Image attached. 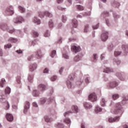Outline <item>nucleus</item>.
<instances>
[{
	"mask_svg": "<svg viewBox=\"0 0 128 128\" xmlns=\"http://www.w3.org/2000/svg\"><path fill=\"white\" fill-rule=\"evenodd\" d=\"M0 28L2 30H6L9 32L10 34H13V32H14L16 30L14 28H8V24H0Z\"/></svg>",
	"mask_w": 128,
	"mask_h": 128,
	"instance_id": "f03ea898",
	"label": "nucleus"
},
{
	"mask_svg": "<svg viewBox=\"0 0 128 128\" xmlns=\"http://www.w3.org/2000/svg\"><path fill=\"white\" fill-rule=\"evenodd\" d=\"M24 20L22 17V16H17L13 20V22L14 24H22V22Z\"/></svg>",
	"mask_w": 128,
	"mask_h": 128,
	"instance_id": "1a4fd4ad",
	"label": "nucleus"
},
{
	"mask_svg": "<svg viewBox=\"0 0 128 128\" xmlns=\"http://www.w3.org/2000/svg\"><path fill=\"white\" fill-rule=\"evenodd\" d=\"M82 59V57L78 55L76 56L74 58V62H79Z\"/></svg>",
	"mask_w": 128,
	"mask_h": 128,
	"instance_id": "c9c22d12",
	"label": "nucleus"
},
{
	"mask_svg": "<svg viewBox=\"0 0 128 128\" xmlns=\"http://www.w3.org/2000/svg\"><path fill=\"white\" fill-rule=\"evenodd\" d=\"M122 54L121 52H118V51H116L114 52V54L116 56H120V54Z\"/></svg>",
	"mask_w": 128,
	"mask_h": 128,
	"instance_id": "09e8293b",
	"label": "nucleus"
},
{
	"mask_svg": "<svg viewBox=\"0 0 128 128\" xmlns=\"http://www.w3.org/2000/svg\"><path fill=\"white\" fill-rule=\"evenodd\" d=\"M33 22L36 24H40V20L36 16L34 17Z\"/></svg>",
	"mask_w": 128,
	"mask_h": 128,
	"instance_id": "bb28decb",
	"label": "nucleus"
},
{
	"mask_svg": "<svg viewBox=\"0 0 128 128\" xmlns=\"http://www.w3.org/2000/svg\"><path fill=\"white\" fill-rule=\"evenodd\" d=\"M12 108H14V110H18V106H17V105L13 104L12 105Z\"/></svg>",
	"mask_w": 128,
	"mask_h": 128,
	"instance_id": "774afa93",
	"label": "nucleus"
},
{
	"mask_svg": "<svg viewBox=\"0 0 128 128\" xmlns=\"http://www.w3.org/2000/svg\"><path fill=\"white\" fill-rule=\"evenodd\" d=\"M62 38H60L56 42V44H62Z\"/></svg>",
	"mask_w": 128,
	"mask_h": 128,
	"instance_id": "338daca9",
	"label": "nucleus"
},
{
	"mask_svg": "<svg viewBox=\"0 0 128 128\" xmlns=\"http://www.w3.org/2000/svg\"><path fill=\"white\" fill-rule=\"evenodd\" d=\"M50 36V32L48 30H46V32L44 34V36L45 38H48Z\"/></svg>",
	"mask_w": 128,
	"mask_h": 128,
	"instance_id": "a19ab883",
	"label": "nucleus"
},
{
	"mask_svg": "<svg viewBox=\"0 0 128 128\" xmlns=\"http://www.w3.org/2000/svg\"><path fill=\"white\" fill-rule=\"evenodd\" d=\"M46 100H48V99H46V98H40L39 104L41 106H44V104H46Z\"/></svg>",
	"mask_w": 128,
	"mask_h": 128,
	"instance_id": "4be33fe9",
	"label": "nucleus"
},
{
	"mask_svg": "<svg viewBox=\"0 0 128 128\" xmlns=\"http://www.w3.org/2000/svg\"><path fill=\"white\" fill-rule=\"evenodd\" d=\"M121 61L118 59H114L113 64H117V66H120V64Z\"/></svg>",
	"mask_w": 128,
	"mask_h": 128,
	"instance_id": "2f4dec72",
	"label": "nucleus"
},
{
	"mask_svg": "<svg viewBox=\"0 0 128 128\" xmlns=\"http://www.w3.org/2000/svg\"><path fill=\"white\" fill-rule=\"evenodd\" d=\"M49 26L50 28L54 27V22H52V20L49 22Z\"/></svg>",
	"mask_w": 128,
	"mask_h": 128,
	"instance_id": "864d4df0",
	"label": "nucleus"
},
{
	"mask_svg": "<svg viewBox=\"0 0 128 128\" xmlns=\"http://www.w3.org/2000/svg\"><path fill=\"white\" fill-rule=\"evenodd\" d=\"M114 20H118V18H120V15L115 13L114 14Z\"/></svg>",
	"mask_w": 128,
	"mask_h": 128,
	"instance_id": "49530a36",
	"label": "nucleus"
},
{
	"mask_svg": "<svg viewBox=\"0 0 128 128\" xmlns=\"http://www.w3.org/2000/svg\"><path fill=\"white\" fill-rule=\"evenodd\" d=\"M62 22H66V16H62Z\"/></svg>",
	"mask_w": 128,
	"mask_h": 128,
	"instance_id": "4d7b16f0",
	"label": "nucleus"
},
{
	"mask_svg": "<svg viewBox=\"0 0 128 128\" xmlns=\"http://www.w3.org/2000/svg\"><path fill=\"white\" fill-rule=\"evenodd\" d=\"M78 20L76 19H74L72 20V26L74 28H78Z\"/></svg>",
	"mask_w": 128,
	"mask_h": 128,
	"instance_id": "cd10ccee",
	"label": "nucleus"
},
{
	"mask_svg": "<svg viewBox=\"0 0 128 128\" xmlns=\"http://www.w3.org/2000/svg\"><path fill=\"white\" fill-rule=\"evenodd\" d=\"M5 94H10V87H7L5 89Z\"/></svg>",
	"mask_w": 128,
	"mask_h": 128,
	"instance_id": "58836bf2",
	"label": "nucleus"
},
{
	"mask_svg": "<svg viewBox=\"0 0 128 128\" xmlns=\"http://www.w3.org/2000/svg\"><path fill=\"white\" fill-rule=\"evenodd\" d=\"M12 46L11 44H8L4 45V48L5 50H6L8 48H12Z\"/></svg>",
	"mask_w": 128,
	"mask_h": 128,
	"instance_id": "c03bdc74",
	"label": "nucleus"
},
{
	"mask_svg": "<svg viewBox=\"0 0 128 128\" xmlns=\"http://www.w3.org/2000/svg\"><path fill=\"white\" fill-rule=\"evenodd\" d=\"M102 109L100 106H96L95 112H102Z\"/></svg>",
	"mask_w": 128,
	"mask_h": 128,
	"instance_id": "72a5a7b5",
	"label": "nucleus"
},
{
	"mask_svg": "<svg viewBox=\"0 0 128 128\" xmlns=\"http://www.w3.org/2000/svg\"><path fill=\"white\" fill-rule=\"evenodd\" d=\"M110 14L108 12H104L102 14V16H103V18H104L105 16H108Z\"/></svg>",
	"mask_w": 128,
	"mask_h": 128,
	"instance_id": "a18cd8bd",
	"label": "nucleus"
},
{
	"mask_svg": "<svg viewBox=\"0 0 128 128\" xmlns=\"http://www.w3.org/2000/svg\"><path fill=\"white\" fill-rule=\"evenodd\" d=\"M122 50L124 51V54H128V44L122 45Z\"/></svg>",
	"mask_w": 128,
	"mask_h": 128,
	"instance_id": "412c9836",
	"label": "nucleus"
},
{
	"mask_svg": "<svg viewBox=\"0 0 128 128\" xmlns=\"http://www.w3.org/2000/svg\"><path fill=\"white\" fill-rule=\"evenodd\" d=\"M120 120V116H116L114 118H108L109 122H118Z\"/></svg>",
	"mask_w": 128,
	"mask_h": 128,
	"instance_id": "ddd939ff",
	"label": "nucleus"
},
{
	"mask_svg": "<svg viewBox=\"0 0 128 128\" xmlns=\"http://www.w3.org/2000/svg\"><path fill=\"white\" fill-rule=\"evenodd\" d=\"M100 24H98L96 25H94L92 26V28H93V30H98V26H100Z\"/></svg>",
	"mask_w": 128,
	"mask_h": 128,
	"instance_id": "8fccbe9b",
	"label": "nucleus"
},
{
	"mask_svg": "<svg viewBox=\"0 0 128 128\" xmlns=\"http://www.w3.org/2000/svg\"><path fill=\"white\" fill-rule=\"evenodd\" d=\"M74 78H76L74 74H72L69 75L68 80L66 81V84L68 88H74V87H72V84L70 80H74Z\"/></svg>",
	"mask_w": 128,
	"mask_h": 128,
	"instance_id": "7ed1b4c3",
	"label": "nucleus"
},
{
	"mask_svg": "<svg viewBox=\"0 0 128 128\" xmlns=\"http://www.w3.org/2000/svg\"><path fill=\"white\" fill-rule=\"evenodd\" d=\"M72 112H80V108L76 105H72Z\"/></svg>",
	"mask_w": 128,
	"mask_h": 128,
	"instance_id": "a211bd4d",
	"label": "nucleus"
},
{
	"mask_svg": "<svg viewBox=\"0 0 128 128\" xmlns=\"http://www.w3.org/2000/svg\"><path fill=\"white\" fill-rule=\"evenodd\" d=\"M104 72H106V74L114 72V69L110 68H106V69L104 70Z\"/></svg>",
	"mask_w": 128,
	"mask_h": 128,
	"instance_id": "b1692460",
	"label": "nucleus"
},
{
	"mask_svg": "<svg viewBox=\"0 0 128 128\" xmlns=\"http://www.w3.org/2000/svg\"><path fill=\"white\" fill-rule=\"evenodd\" d=\"M100 38L102 42H106L108 38V31H102Z\"/></svg>",
	"mask_w": 128,
	"mask_h": 128,
	"instance_id": "6e6552de",
	"label": "nucleus"
},
{
	"mask_svg": "<svg viewBox=\"0 0 128 128\" xmlns=\"http://www.w3.org/2000/svg\"><path fill=\"white\" fill-rule=\"evenodd\" d=\"M116 76L120 80L124 81L126 78V74L124 72H116Z\"/></svg>",
	"mask_w": 128,
	"mask_h": 128,
	"instance_id": "39448f33",
	"label": "nucleus"
},
{
	"mask_svg": "<svg viewBox=\"0 0 128 128\" xmlns=\"http://www.w3.org/2000/svg\"><path fill=\"white\" fill-rule=\"evenodd\" d=\"M106 99H104V98H102L100 104L102 106H106Z\"/></svg>",
	"mask_w": 128,
	"mask_h": 128,
	"instance_id": "473e14b6",
	"label": "nucleus"
},
{
	"mask_svg": "<svg viewBox=\"0 0 128 128\" xmlns=\"http://www.w3.org/2000/svg\"><path fill=\"white\" fill-rule=\"evenodd\" d=\"M42 94L38 90H34L32 92V96L35 98L40 96V94Z\"/></svg>",
	"mask_w": 128,
	"mask_h": 128,
	"instance_id": "f3484780",
	"label": "nucleus"
},
{
	"mask_svg": "<svg viewBox=\"0 0 128 128\" xmlns=\"http://www.w3.org/2000/svg\"><path fill=\"white\" fill-rule=\"evenodd\" d=\"M63 57L64 58H66V60H68L69 58V56H68V54H63Z\"/></svg>",
	"mask_w": 128,
	"mask_h": 128,
	"instance_id": "13d9d810",
	"label": "nucleus"
},
{
	"mask_svg": "<svg viewBox=\"0 0 128 128\" xmlns=\"http://www.w3.org/2000/svg\"><path fill=\"white\" fill-rule=\"evenodd\" d=\"M18 8L21 14H24L26 12V8L24 7L18 6Z\"/></svg>",
	"mask_w": 128,
	"mask_h": 128,
	"instance_id": "c85d7f7f",
	"label": "nucleus"
},
{
	"mask_svg": "<svg viewBox=\"0 0 128 128\" xmlns=\"http://www.w3.org/2000/svg\"><path fill=\"white\" fill-rule=\"evenodd\" d=\"M106 22V26H110V20H108V19L106 18L105 20Z\"/></svg>",
	"mask_w": 128,
	"mask_h": 128,
	"instance_id": "3c124183",
	"label": "nucleus"
},
{
	"mask_svg": "<svg viewBox=\"0 0 128 128\" xmlns=\"http://www.w3.org/2000/svg\"><path fill=\"white\" fill-rule=\"evenodd\" d=\"M88 28H90L88 24L86 25L84 28V32H88Z\"/></svg>",
	"mask_w": 128,
	"mask_h": 128,
	"instance_id": "79ce46f5",
	"label": "nucleus"
},
{
	"mask_svg": "<svg viewBox=\"0 0 128 128\" xmlns=\"http://www.w3.org/2000/svg\"><path fill=\"white\" fill-rule=\"evenodd\" d=\"M33 34L35 38H37L38 36V33L36 31H33Z\"/></svg>",
	"mask_w": 128,
	"mask_h": 128,
	"instance_id": "6e6d98bb",
	"label": "nucleus"
},
{
	"mask_svg": "<svg viewBox=\"0 0 128 128\" xmlns=\"http://www.w3.org/2000/svg\"><path fill=\"white\" fill-rule=\"evenodd\" d=\"M56 78H58V77L56 76H54L50 78V80L52 82H54V80H56Z\"/></svg>",
	"mask_w": 128,
	"mask_h": 128,
	"instance_id": "5fc2aeb1",
	"label": "nucleus"
},
{
	"mask_svg": "<svg viewBox=\"0 0 128 128\" xmlns=\"http://www.w3.org/2000/svg\"><path fill=\"white\" fill-rule=\"evenodd\" d=\"M38 68V64L36 63H33L30 64L29 66L30 71L32 72H34Z\"/></svg>",
	"mask_w": 128,
	"mask_h": 128,
	"instance_id": "2eb2a0df",
	"label": "nucleus"
},
{
	"mask_svg": "<svg viewBox=\"0 0 128 128\" xmlns=\"http://www.w3.org/2000/svg\"><path fill=\"white\" fill-rule=\"evenodd\" d=\"M16 34L19 36V34H22V30H17L16 31Z\"/></svg>",
	"mask_w": 128,
	"mask_h": 128,
	"instance_id": "680f3d73",
	"label": "nucleus"
},
{
	"mask_svg": "<svg viewBox=\"0 0 128 128\" xmlns=\"http://www.w3.org/2000/svg\"><path fill=\"white\" fill-rule=\"evenodd\" d=\"M18 84H20V76H18L16 78Z\"/></svg>",
	"mask_w": 128,
	"mask_h": 128,
	"instance_id": "bf43d9fd",
	"label": "nucleus"
},
{
	"mask_svg": "<svg viewBox=\"0 0 128 128\" xmlns=\"http://www.w3.org/2000/svg\"><path fill=\"white\" fill-rule=\"evenodd\" d=\"M100 60H104V54H101Z\"/></svg>",
	"mask_w": 128,
	"mask_h": 128,
	"instance_id": "69168bd1",
	"label": "nucleus"
},
{
	"mask_svg": "<svg viewBox=\"0 0 128 128\" xmlns=\"http://www.w3.org/2000/svg\"><path fill=\"white\" fill-rule=\"evenodd\" d=\"M76 8L78 10H84V7L81 5H76Z\"/></svg>",
	"mask_w": 128,
	"mask_h": 128,
	"instance_id": "4c0bfd02",
	"label": "nucleus"
},
{
	"mask_svg": "<svg viewBox=\"0 0 128 128\" xmlns=\"http://www.w3.org/2000/svg\"><path fill=\"white\" fill-rule=\"evenodd\" d=\"M108 50L110 52H112L114 50V44H111L108 46Z\"/></svg>",
	"mask_w": 128,
	"mask_h": 128,
	"instance_id": "ea45409f",
	"label": "nucleus"
},
{
	"mask_svg": "<svg viewBox=\"0 0 128 128\" xmlns=\"http://www.w3.org/2000/svg\"><path fill=\"white\" fill-rule=\"evenodd\" d=\"M44 74H48V68H46L44 72H43Z\"/></svg>",
	"mask_w": 128,
	"mask_h": 128,
	"instance_id": "0e129e2a",
	"label": "nucleus"
},
{
	"mask_svg": "<svg viewBox=\"0 0 128 128\" xmlns=\"http://www.w3.org/2000/svg\"><path fill=\"white\" fill-rule=\"evenodd\" d=\"M7 16H12L14 14V6H8L5 12Z\"/></svg>",
	"mask_w": 128,
	"mask_h": 128,
	"instance_id": "423d86ee",
	"label": "nucleus"
},
{
	"mask_svg": "<svg viewBox=\"0 0 128 128\" xmlns=\"http://www.w3.org/2000/svg\"><path fill=\"white\" fill-rule=\"evenodd\" d=\"M30 103L28 102H26L24 106V112H30Z\"/></svg>",
	"mask_w": 128,
	"mask_h": 128,
	"instance_id": "4468645a",
	"label": "nucleus"
},
{
	"mask_svg": "<svg viewBox=\"0 0 128 128\" xmlns=\"http://www.w3.org/2000/svg\"><path fill=\"white\" fill-rule=\"evenodd\" d=\"M128 95H123L122 96V100L121 103L118 102L116 104V109L115 110L116 112H124V110L122 108V106H126L128 104Z\"/></svg>",
	"mask_w": 128,
	"mask_h": 128,
	"instance_id": "f257e3e1",
	"label": "nucleus"
},
{
	"mask_svg": "<svg viewBox=\"0 0 128 128\" xmlns=\"http://www.w3.org/2000/svg\"><path fill=\"white\" fill-rule=\"evenodd\" d=\"M32 106L34 108H38V103H36V102H33L32 103Z\"/></svg>",
	"mask_w": 128,
	"mask_h": 128,
	"instance_id": "052dcab7",
	"label": "nucleus"
},
{
	"mask_svg": "<svg viewBox=\"0 0 128 128\" xmlns=\"http://www.w3.org/2000/svg\"><path fill=\"white\" fill-rule=\"evenodd\" d=\"M118 86V83L116 81H110L109 82V88H116L118 90H120V88Z\"/></svg>",
	"mask_w": 128,
	"mask_h": 128,
	"instance_id": "0eeeda50",
	"label": "nucleus"
},
{
	"mask_svg": "<svg viewBox=\"0 0 128 128\" xmlns=\"http://www.w3.org/2000/svg\"><path fill=\"white\" fill-rule=\"evenodd\" d=\"M84 106L86 108H92V104L90 102H85L84 104Z\"/></svg>",
	"mask_w": 128,
	"mask_h": 128,
	"instance_id": "a878e982",
	"label": "nucleus"
},
{
	"mask_svg": "<svg viewBox=\"0 0 128 128\" xmlns=\"http://www.w3.org/2000/svg\"><path fill=\"white\" fill-rule=\"evenodd\" d=\"M44 118L46 122H52V118L50 117V116H45Z\"/></svg>",
	"mask_w": 128,
	"mask_h": 128,
	"instance_id": "5701e85b",
	"label": "nucleus"
},
{
	"mask_svg": "<svg viewBox=\"0 0 128 128\" xmlns=\"http://www.w3.org/2000/svg\"><path fill=\"white\" fill-rule=\"evenodd\" d=\"M120 98V94H114L112 95V98L114 100H116L118 98Z\"/></svg>",
	"mask_w": 128,
	"mask_h": 128,
	"instance_id": "f704fd0d",
	"label": "nucleus"
},
{
	"mask_svg": "<svg viewBox=\"0 0 128 128\" xmlns=\"http://www.w3.org/2000/svg\"><path fill=\"white\" fill-rule=\"evenodd\" d=\"M71 50L74 52L75 54H76L77 52H80V50H82V48H80V46H72L71 47Z\"/></svg>",
	"mask_w": 128,
	"mask_h": 128,
	"instance_id": "f8f14e48",
	"label": "nucleus"
},
{
	"mask_svg": "<svg viewBox=\"0 0 128 128\" xmlns=\"http://www.w3.org/2000/svg\"><path fill=\"white\" fill-rule=\"evenodd\" d=\"M38 88L41 94H44L46 90V86L43 84H40L38 86Z\"/></svg>",
	"mask_w": 128,
	"mask_h": 128,
	"instance_id": "9b49d317",
	"label": "nucleus"
},
{
	"mask_svg": "<svg viewBox=\"0 0 128 128\" xmlns=\"http://www.w3.org/2000/svg\"><path fill=\"white\" fill-rule=\"evenodd\" d=\"M0 102H2V104H6V102L7 105L6 110H8L10 108V104L8 102H6V96L2 94H0Z\"/></svg>",
	"mask_w": 128,
	"mask_h": 128,
	"instance_id": "20e7f679",
	"label": "nucleus"
},
{
	"mask_svg": "<svg viewBox=\"0 0 128 128\" xmlns=\"http://www.w3.org/2000/svg\"><path fill=\"white\" fill-rule=\"evenodd\" d=\"M6 118L8 122H12L14 120V116L10 113H7L6 114Z\"/></svg>",
	"mask_w": 128,
	"mask_h": 128,
	"instance_id": "6ab92c4d",
	"label": "nucleus"
},
{
	"mask_svg": "<svg viewBox=\"0 0 128 128\" xmlns=\"http://www.w3.org/2000/svg\"><path fill=\"white\" fill-rule=\"evenodd\" d=\"M44 14L46 16H48V18H52V14L50 12L48 11H46L44 13L39 12V16H40V18H44Z\"/></svg>",
	"mask_w": 128,
	"mask_h": 128,
	"instance_id": "9d476101",
	"label": "nucleus"
},
{
	"mask_svg": "<svg viewBox=\"0 0 128 128\" xmlns=\"http://www.w3.org/2000/svg\"><path fill=\"white\" fill-rule=\"evenodd\" d=\"M28 78L30 82H32V80H34V74H28Z\"/></svg>",
	"mask_w": 128,
	"mask_h": 128,
	"instance_id": "7c9ffc66",
	"label": "nucleus"
},
{
	"mask_svg": "<svg viewBox=\"0 0 128 128\" xmlns=\"http://www.w3.org/2000/svg\"><path fill=\"white\" fill-rule=\"evenodd\" d=\"M56 51L55 50H53L51 54V57L54 58V56H56Z\"/></svg>",
	"mask_w": 128,
	"mask_h": 128,
	"instance_id": "de8ad7c7",
	"label": "nucleus"
},
{
	"mask_svg": "<svg viewBox=\"0 0 128 128\" xmlns=\"http://www.w3.org/2000/svg\"><path fill=\"white\" fill-rule=\"evenodd\" d=\"M57 128H64V124H58Z\"/></svg>",
	"mask_w": 128,
	"mask_h": 128,
	"instance_id": "e2e57ef3",
	"label": "nucleus"
},
{
	"mask_svg": "<svg viewBox=\"0 0 128 128\" xmlns=\"http://www.w3.org/2000/svg\"><path fill=\"white\" fill-rule=\"evenodd\" d=\"M88 100H91V102H96V94H90L88 96Z\"/></svg>",
	"mask_w": 128,
	"mask_h": 128,
	"instance_id": "dca6fc26",
	"label": "nucleus"
},
{
	"mask_svg": "<svg viewBox=\"0 0 128 128\" xmlns=\"http://www.w3.org/2000/svg\"><path fill=\"white\" fill-rule=\"evenodd\" d=\"M113 6H116V8H118V6H120V4L118 2H116V1H114L113 2Z\"/></svg>",
	"mask_w": 128,
	"mask_h": 128,
	"instance_id": "37998d69",
	"label": "nucleus"
},
{
	"mask_svg": "<svg viewBox=\"0 0 128 128\" xmlns=\"http://www.w3.org/2000/svg\"><path fill=\"white\" fill-rule=\"evenodd\" d=\"M8 41L12 44H16L18 42V38L10 37L8 38Z\"/></svg>",
	"mask_w": 128,
	"mask_h": 128,
	"instance_id": "393cba45",
	"label": "nucleus"
},
{
	"mask_svg": "<svg viewBox=\"0 0 128 128\" xmlns=\"http://www.w3.org/2000/svg\"><path fill=\"white\" fill-rule=\"evenodd\" d=\"M64 122H66V124H70L71 122H70V118H66L65 120H64Z\"/></svg>",
	"mask_w": 128,
	"mask_h": 128,
	"instance_id": "603ef678",
	"label": "nucleus"
},
{
	"mask_svg": "<svg viewBox=\"0 0 128 128\" xmlns=\"http://www.w3.org/2000/svg\"><path fill=\"white\" fill-rule=\"evenodd\" d=\"M4 84H6V80H4V78H2L0 82V86L1 88H4Z\"/></svg>",
	"mask_w": 128,
	"mask_h": 128,
	"instance_id": "e433bc0d",
	"label": "nucleus"
},
{
	"mask_svg": "<svg viewBox=\"0 0 128 128\" xmlns=\"http://www.w3.org/2000/svg\"><path fill=\"white\" fill-rule=\"evenodd\" d=\"M36 58L38 60H40V58H42V50H38L36 52Z\"/></svg>",
	"mask_w": 128,
	"mask_h": 128,
	"instance_id": "aec40b11",
	"label": "nucleus"
},
{
	"mask_svg": "<svg viewBox=\"0 0 128 128\" xmlns=\"http://www.w3.org/2000/svg\"><path fill=\"white\" fill-rule=\"evenodd\" d=\"M90 75H86L85 76V78L84 81L86 84H90Z\"/></svg>",
	"mask_w": 128,
	"mask_h": 128,
	"instance_id": "c756f323",
	"label": "nucleus"
}]
</instances>
